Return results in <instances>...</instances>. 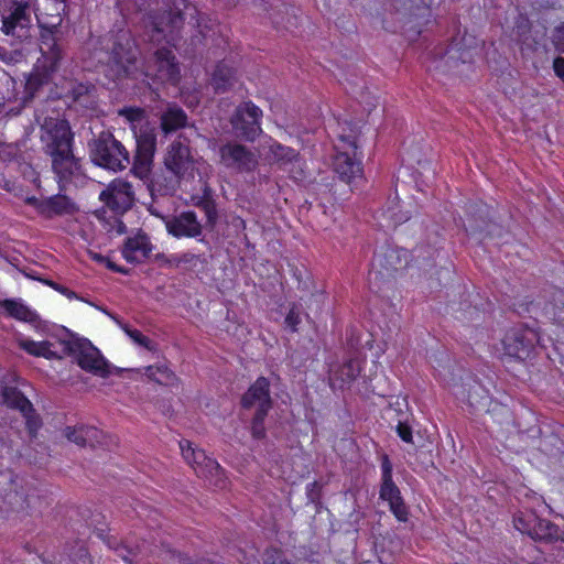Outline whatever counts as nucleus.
<instances>
[{
	"instance_id": "nucleus-1",
	"label": "nucleus",
	"mask_w": 564,
	"mask_h": 564,
	"mask_svg": "<svg viewBox=\"0 0 564 564\" xmlns=\"http://www.w3.org/2000/svg\"><path fill=\"white\" fill-rule=\"evenodd\" d=\"M18 345L28 354L46 359H61L65 355H72L83 370L100 378H107L111 373L110 364L86 338L61 341L58 344L61 349H57L54 343L34 341L24 337L18 338Z\"/></svg>"
},
{
	"instance_id": "nucleus-2",
	"label": "nucleus",
	"mask_w": 564,
	"mask_h": 564,
	"mask_svg": "<svg viewBox=\"0 0 564 564\" xmlns=\"http://www.w3.org/2000/svg\"><path fill=\"white\" fill-rule=\"evenodd\" d=\"M41 28L40 52L41 56L35 64L34 80L45 83L55 73L63 58V33L61 31L62 18L57 13L48 20L44 14L37 17Z\"/></svg>"
},
{
	"instance_id": "nucleus-3",
	"label": "nucleus",
	"mask_w": 564,
	"mask_h": 564,
	"mask_svg": "<svg viewBox=\"0 0 564 564\" xmlns=\"http://www.w3.org/2000/svg\"><path fill=\"white\" fill-rule=\"evenodd\" d=\"M127 10L144 12L142 23L145 34L152 42H161L166 36V31L172 24H176L180 14L169 10L170 0H123Z\"/></svg>"
},
{
	"instance_id": "nucleus-4",
	"label": "nucleus",
	"mask_w": 564,
	"mask_h": 564,
	"mask_svg": "<svg viewBox=\"0 0 564 564\" xmlns=\"http://www.w3.org/2000/svg\"><path fill=\"white\" fill-rule=\"evenodd\" d=\"M91 161L105 169L121 171L129 164L124 147L110 133H101L90 149Z\"/></svg>"
},
{
	"instance_id": "nucleus-5",
	"label": "nucleus",
	"mask_w": 564,
	"mask_h": 564,
	"mask_svg": "<svg viewBox=\"0 0 564 564\" xmlns=\"http://www.w3.org/2000/svg\"><path fill=\"white\" fill-rule=\"evenodd\" d=\"M180 448L185 462L194 469L198 477L206 479L215 487H223L225 485L219 464L208 457L203 449L194 447L193 443L186 440L180 442Z\"/></svg>"
},
{
	"instance_id": "nucleus-6",
	"label": "nucleus",
	"mask_w": 564,
	"mask_h": 564,
	"mask_svg": "<svg viewBox=\"0 0 564 564\" xmlns=\"http://www.w3.org/2000/svg\"><path fill=\"white\" fill-rule=\"evenodd\" d=\"M137 54L134 41L130 34L127 32L120 33L111 48L107 76L115 80L130 74L135 63Z\"/></svg>"
},
{
	"instance_id": "nucleus-7",
	"label": "nucleus",
	"mask_w": 564,
	"mask_h": 564,
	"mask_svg": "<svg viewBox=\"0 0 564 564\" xmlns=\"http://www.w3.org/2000/svg\"><path fill=\"white\" fill-rule=\"evenodd\" d=\"M31 18L28 4L13 2L2 14L1 33L10 44L23 41L30 36Z\"/></svg>"
},
{
	"instance_id": "nucleus-8",
	"label": "nucleus",
	"mask_w": 564,
	"mask_h": 564,
	"mask_svg": "<svg viewBox=\"0 0 564 564\" xmlns=\"http://www.w3.org/2000/svg\"><path fill=\"white\" fill-rule=\"evenodd\" d=\"M41 131V140L47 155L72 149L73 135L66 120L45 118Z\"/></svg>"
},
{
	"instance_id": "nucleus-9",
	"label": "nucleus",
	"mask_w": 564,
	"mask_h": 564,
	"mask_svg": "<svg viewBox=\"0 0 564 564\" xmlns=\"http://www.w3.org/2000/svg\"><path fill=\"white\" fill-rule=\"evenodd\" d=\"M218 153L221 165L239 173L253 172L259 164L258 155L237 142H227L220 145Z\"/></svg>"
},
{
	"instance_id": "nucleus-10",
	"label": "nucleus",
	"mask_w": 564,
	"mask_h": 564,
	"mask_svg": "<svg viewBox=\"0 0 564 564\" xmlns=\"http://www.w3.org/2000/svg\"><path fill=\"white\" fill-rule=\"evenodd\" d=\"M539 341L540 336L536 330L518 327L508 330L501 344L505 355L516 359H525Z\"/></svg>"
},
{
	"instance_id": "nucleus-11",
	"label": "nucleus",
	"mask_w": 564,
	"mask_h": 564,
	"mask_svg": "<svg viewBox=\"0 0 564 564\" xmlns=\"http://www.w3.org/2000/svg\"><path fill=\"white\" fill-rule=\"evenodd\" d=\"M52 162V171L55 174L61 188L67 184L77 183L82 180L84 173L80 160L73 153V149L57 152L50 155Z\"/></svg>"
},
{
	"instance_id": "nucleus-12",
	"label": "nucleus",
	"mask_w": 564,
	"mask_h": 564,
	"mask_svg": "<svg viewBox=\"0 0 564 564\" xmlns=\"http://www.w3.org/2000/svg\"><path fill=\"white\" fill-rule=\"evenodd\" d=\"M145 75L162 82H177L180 67L170 48H158L145 64Z\"/></svg>"
},
{
	"instance_id": "nucleus-13",
	"label": "nucleus",
	"mask_w": 564,
	"mask_h": 564,
	"mask_svg": "<svg viewBox=\"0 0 564 564\" xmlns=\"http://www.w3.org/2000/svg\"><path fill=\"white\" fill-rule=\"evenodd\" d=\"M261 109L254 104L248 101L237 108L234 117L231 118V123L241 137L246 140L253 141L261 132Z\"/></svg>"
},
{
	"instance_id": "nucleus-14",
	"label": "nucleus",
	"mask_w": 564,
	"mask_h": 564,
	"mask_svg": "<svg viewBox=\"0 0 564 564\" xmlns=\"http://www.w3.org/2000/svg\"><path fill=\"white\" fill-rule=\"evenodd\" d=\"M198 162L191 155L189 149L181 141L173 142L164 158L165 167L177 178L193 176Z\"/></svg>"
},
{
	"instance_id": "nucleus-15",
	"label": "nucleus",
	"mask_w": 564,
	"mask_h": 564,
	"mask_svg": "<svg viewBox=\"0 0 564 564\" xmlns=\"http://www.w3.org/2000/svg\"><path fill=\"white\" fill-rule=\"evenodd\" d=\"M99 198L116 213H123L132 206L134 192L129 182L117 178L100 193Z\"/></svg>"
},
{
	"instance_id": "nucleus-16",
	"label": "nucleus",
	"mask_w": 564,
	"mask_h": 564,
	"mask_svg": "<svg viewBox=\"0 0 564 564\" xmlns=\"http://www.w3.org/2000/svg\"><path fill=\"white\" fill-rule=\"evenodd\" d=\"M339 139L344 144L340 147L341 151H339L334 158V170L344 181L350 182L361 173L360 163L345 151L349 148L356 149V135L341 134Z\"/></svg>"
},
{
	"instance_id": "nucleus-17",
	"label": "nucleus",
	"mask_w": 564,
	"mask_h": 564,
	"mask_svg": "<svg viewBox=\"0 0 564 564\" xmlns=\"http://www.w3.org/2000/svg\"><path fill=\"white\" fill-rule=\"evenodd\" d=\"M241 403L246 409L254 408L258 413V420H260L262 415H267L272 406L268 379L264 377L258 378L242 395Z\"/></svg>"
},
{
	"instance_id": "nucleus-18",
	"label": "nucleus",
	"mask_w": 564,
	"mask_h": 564,
	"mask_svg": "<svg viewBox=\"0 0 564 564\" xmlns=\"http://www.w3.org/2000/svg\"><path fill=\"white\" fill-rule=\"evenodd\" d=\"M166 230L174 237L195 238L202 234V225L194 212H184L165 221Z\"/></svg>"
},
{
	"instance_id": "nucleus-19",
	"label": "nucleus",
	"mask_w": 564,
	"mask_h": 564,
	"mask_svg": "<svg viewBox=\"0 0 564 564\" xmlns=\"http://www.w3.org/2000/svg\"><path fill=\"white\" fill-rule=\"evenodd\" d=\"M152 249L150 238L143 232H138L126 240L122 256L128 262L140 263L150 257Z\"/></svg>"
},
{
	"instance_id": "nucleus-20",
	"label": "nucleus",
	"mask_w": 564,
	"mask_h": 564,
	"mask_svg": "<svg viewBox=\"0 0 564 564\" xmlns=\"http://www.w3.org/2000/svg\"><path fill=\"white\" fill-rule=\"evenodd\" d=\"M30 203L35 204L40 213L47 217L54 215L68 214L73 210L72 202L64 195H55L43 200L36 198H30Z\"/></svg>"
},
{
	"instance_id": "nucleus-21",
	"label": "nucleus",
	"mask_w": 564,
	"mask_h": 564,
	"mask_svg": "<svg viewBox=\"0 0 564 564\" xmlns=\"http://www.w3.org/2000/svg\"><path fill=\"white\" fill-rule=\"evenodd\" d=\"M267 158L283 167L300 164V154L292 148L271 141L267 147Z\"/></svg>"
},
{
	"instance_id": "nucleus-22",
	"label": "nucleus",
	"mask_w": 564,
	"mask_h": 564,
	"mask_svg": "<svg viewBox=\"0 0 564 564\" xmlns=\"http://www.w3.org/2000/svg\"><path fill=\"white\" fill-rule=\"evenodd\" d=\"M63 434L68 441L78 446H95L96 443H99L101 435L100 431L94 426H67Z\"/></svg>"
},
{
	"instance_id": "nucleus-23",
	"label": "nucleus",
	"mask_w": 564,
	"mask_h": 564,
	"mask_svg": "<svg viewBox=\"0 0 564 564\" xmlns=\"http://www.w3.org/2000/svg\"><path fill=\"white\" fill-rule=\"evenodd\" d=\"M454 394L462 401H466L474 409L478 408L481 401L486 399L484 387L474 380L466 386L456 387Z\"/></svg>"
},
{
	"instance_id": "nucleus-24",
	"label": "nucleus",
	"mask_w": 564,
	"mask_h": 564,
	"mask_svg": "<svg viewBox=\"0 0 564 564\" xmlns=\"http://www.w3.org/2000/svg\"><path fill=\"white\" fill-rule=\"evenodd\" d=\"M0 307L12 318L21 322L33 323L37 321V314L20 300L0 301Z\"/></svg>"
},
{
	"instance_id": "nucleus-25",
	"label": "nucleus",
	"mask_w": 564,
	"mask_h": 564,
	"mask_svg": "<svg viewBox=\"0 0 564 564\" xmlns=\"http://www.w3.org/2000/svg\"><path fill=\"white\" fill-rule=\"evenodd\" d=\"M235 70L227 63L218 64L212 74L210 85L216 93H225L235 83Z\"/></svg>"
},
{
	"instance_id": "nucleus-26",
	"label": "nucleus",
	"mask_w": 564,
	"mask_h": 564,
	"mask_svg": "<svg viewBox=\"0 0 564 564\" xmlns=\"http://www.w3.org/2000/svg\"><path fill=\"white\" fill-rule=\"evenodd\" d=\"M530 538L538 541L552 542L563 540L558 528L549 520L538 518Z\"/></svg>"
},
{
	"instance_id": "nucleus-27",
	"label": "nucleus",
	"mask_w": 564,
	"mask_h": 564,
	"mask_svg": "<svg viewBox=\"0 0 564 564\" xmlns=\"http://www.w3.org/2000/svg\"><path fill=\"white\" fill-rule=\"evenodd\" d=\"M360 373V362L358 360H348L337 369L332 371V380L339 382L340 387L350 383Z\"/></svg>"
},
{
	"instance_id": "nucleus-28",
	"label": "nucleus",
	"mask_w": 564,
	"mask_h": 564,
	"mask_svg": "<svg viewBox=\"0 0 564 564\" xmlns=\"http://www.w3.org/2000/svg\"><path fill=\"white\" fill-rule=\"evenodd\" d=\"M186 115L177 107H170L161 118V126L165 132H172L185 124Z\"/></svg>"
},
{
	"instance_id": "nucleus-29",
	"label": "nucleus",
	"mask_w": 564,
	"mask_h": 564,
	"mask_svg": "<svg viewBox=\"0 0 564 564\" xmlns=\"http://www.w3.org/2000/svg\"><path fill=\"white\" fill-rule=\"evenodd\" d=\"M144 375L160 384L173 386L177 381L174 372L164 365L145 367Z\"/></svg>"
},
{
	"instance_id": "nucleus-30",
	"label": "nucleus",
	"mask_w": 564,
	"mask_h": 564,
	"mask_svg": "<svg viewBox=\"0 0 564 564\" xmlns=\"http://www.w3.org/2000/svg\"><path fill=\"white\" fill-rule=\"evenodd\" d=\"M4 403L12 408L19 410L21 413L23 411H30V405L32 404L28 398L23 395L18 389L12 387H6L2 392Z\"/></svg>"
},
{
	"instance_id": "nucleus-31",
	"label": "nucleus",
	"mask_w": 564,
	"mask_h": 564,
	"mask_svg": "<svg viewBox=\"0 0 564 564\" xmlns=\"http://www.w3.org/2000/svg\"><path fill=\"white\" fill-rule=\"evenodd\" d=\"M538 520V516L532 511H519L513 517V525L514 528L523 533L531 535V531L534 529V524Z\"/></svg>"
},
{
	"instance_id": "nucleus-32",
	"label": "nucleus",
	"mask_w": 564,
	"mask_h": 564,
	"mask_svg": "<svg viewBox=\"0 0 564 564\" xmlns=\"http://www.w3.org/2000/svg\"><path fill=\"white\" fill-rule=\"evenodd\" d=\"M394 258H395V251H393V250L388 251L386 254H377L375 257L373 262H372V268H371V270L369 272V280H370L371 283L379 279V275L381 274V271L379 270V268L383 267V260L384 259L389 260V265L386 267V271H387L388 274L390 272L397 270V265H394L392 263V261H391Z\"/></svg>"
},
{
	"instance_id": "nucleus-33",
	"label": "nucleus",
	"mask_w": 564,
	"mask_h": 564,
	"mask_svg": "<svg viewBox=\"0 0 564 564\" xmlns=\"http://www.w3.org/2000/svg\"><path fill=\"white\" fill-rule=\"evenodd\" d=\"M152 163L153 156L135 154L131 172L140 180H148Z\"/></svg>"
},
{
	"instance_id": "nucleus-34",
	"label": "nucleus",
	"mask_w": 564,
	"mask_h": 564,
	"mask_svg": "<svg viewBox=\"0 0 564 564\" xmlns=\"http://www.w3.org/2000/svg\"><path fill=\"white\" fill-rule=\"evenodd\" d=\"M156 139L152 132H143L137 137L135 154L154 156Z\"/></svg>"
},
{
	"instance_id": "nucleus-35",
	"label": "nucleus",
	"mask_w": 564,
	"mask_h": 564,
	"mask_svg": "<svg viewBox=\"0 0 564 564\" xmlns=\"http://www.w3.org/2000/svg\"><path fill=\"white\" fill-rule=\"evenodd\" d=\"M380 498L390 502L395 499L401 498V492L399 488L393 482L392 478L382 479L381 488H380Z\"/></svg>"
},
{
	"instance_id": "nucleus-36",
	"label": "nucleus",
	"mask_w": 564,
	"mask_h": 564,
	"mask_svg": "<svg viewBox=\"0 0 564 564\" xmlns=\"http://www.w3.org/2000/svg\"><path fill=\"white\" fill-rule=\"evenodd\" d=\"M21 414L25 419V425H26L29 433L32 436H35L37 431L42 426V420H41L40 415L35 412L32 404L30 405V411H23Z\"/></svg>"
},
{
	"instance_id": "nucleus-37",
	"label": "nucleus",
	"mask_w": 564,
	"mask_h": 564,
	"mask_svg": "<svg viewBox=\"0 0 564 564\" xmlns=\"http://www.w3.org/2000/svg\"><path fill=\"white\" fill-rule=\"evenodd\" d=\"M123 330L126 332V334L139 346H142L149 350H153L154 347H153V344L152 341L150 340V338H148L147 336H144L141 332H139L138 329H130L128 327H123Z\"/></svg>"
},
{
	"instance_id": "nucleus-38",
	"label": "nucleus",
	"mask_w": 564,
	"mask_h": 564,
	"mask_svg": "<svg viewBox=\"0 0 564 564\" xmlns=\"http://www.w3.org/2000/svg\"><path fill=\"white\" fill-rule=\"evenodd\" d=\"M389 506H390V510L392 511V513L395 516V518L399 521L404 522L408 520V509L405 507V503H404L402 497L399 499H395L393 501H390Z\"/></svg>"
},
{
	"instance_id": "nucleus-39",
	"label": "nucleus",
	"mask_w": 564,
	"mask_h": 564,
	"mask_svg": "<svg viewBox=\"0 0 564 564\" xmlns=\"http://www.w3.org/2000/svg\"><path fill=\"white\" fill-rule=\"evenodd\" d=\"M119 116L124 117L129 122H140L144 118V111L140 108H123L118 111Z\"/></svg>"
},
{
	"instance_id": "nucleus-40",
	"label": "nucleus",
	"mask_w": 564,
	"mask_h": 564,
	"mask_svg": "<svg viewBox=\"0 0 564 564\" xmlns=\"http://www.w3.org/2000/svg\"><path fill=\"white\" fill-rule=\"evenodd\" d=\"M263 564H289L282 553L276 550H270L265 553Z\"/></svg>"
},
{
	"instance_id": "nucleus-41",
	"label": "nucleus",
	"mask_w": 564,
	"mask_h": 564,
	"mask_svg": "<svg viewBox=\"0 0 564 564\" xmlns=\"http://www.w3.org/2000/svg\"><path fill=\"white\" fill-rule=\"evenodd\" d=\"M267 415H262L260 420H258V413L256 412L254 417L252 420V435L257 438H261L264 436V427L263 421Z\"/></svg>"
},
{
	"instance_id": "nucleus-42",
	"label": "nucleus",
	"mask_w": 564,
	"mask_h": 564,
	"mask_svg": "<svg viewBox=\"0 0 564 564\" xmlns=\"http://www.w3.org/2000/svg\"><path fill=\"white\" fill-rule=\"evenodd\" d=\"M397 433L400 436V438L402 441H404L405 443H412L413 442L412 429L406 423L400 422L398 424V426H397Z\"/></svg>"
},
{
	"instance_id": "nucleus-43",
	"label": "nucleus",
	"mask_w": 564,
	"mask_h": 564,
	"mask_svg": "<svg viewBox=\"0 0 564 564\" xmlns=\"http://www.w3.org/2000/svg\"><path fill=\"white\" fill-rule=\"evenodd\" d=\"M553 43L560 52L564 53V23L554 30Z\"/></svg>"
},
{
	"instance_id": "nucleus-44",
	"label": "nucleus",
	"mask_w": 564,
	"mask_h": 564,
	"mask_svg": "<svg viewBox=\"0 0 564 564\" xmlns=\"http://www.w3.org/2000/svg\"><path fill=\"white\" fill-rule=\"evenodd\" d=\"M44 283L47 284L48 286H51L52 289H54L55 291L59 292L61 294L65 295L68 299H79L74 291H72L58 283H55L50 280H45Z\"/></svg>"
},
{
	"instance_id": "nucleus-45",
	"label": "nucleus",
	"mask_w": 564,
	"mask_h": 564,
	"mask_svg": "<svg viewBox=\"0 0 564 564\" xmlns=\"http://www.w3.org/2000/svg\"><path fill=\"white\" fill-rule=\"evenodd\" d=\"M300 322H301L300 312L295 307H292L285 317V324L291 329L295 330L296 326L300 324Z\"/></svg>"
},
{
	"instance_id": "nucleus-46",
	"label": "nucleus",
	"mask_w": 564,
	"mask_h": 564,
	"mask_svg": "<svg viewBox=\"0 0 564 564\" xmlns=\"http://www.w3.org/2000/svg\"><path fill=\"white\" fill-rule=\"evenodd\" d=\"M381 468H382V479L392 478V465H391L388 456H384L382 458Z\"/></svg>"
},
{
	"instance_id": "nucleus-47",
	"label": "nucleus",
	"mask_w": 564,
	"mask_h": 564,
	"mask_svg": "<svg viewBox=\"0 0 564 564\" xmlns=\"http://www.w3.org/2000/svg\"><path fill=\"white\" fill-rule=\"evenodd\" d=\"M553 68L555 74L564 79V57H557L554 59Z\"/></svg>"
},
{
	"instance_id": "nucleus-48",
	"label": "nucleus",
	"mask_w": 564,
	"mask_h": 564,
	"mask_svg": "<svg viewBox=\"0 0 564 564\" xmlns=\"http://www.w3.org/2000/svg\"><path fill=\"white\" fill-rule=\"evenodd\" d=\"M116 551L123 561L131 563V558L129 557L131 554L130 550H128L126 546H119L116 549Z\"/></svg>"
},
{
	"instance_id": "nucleus-49",
	"label": "nucleus",
	"mask_w": 564,
	"mask_h": 564,
	"mask_svg": "<svg viewBox=\"0 0 564 564\" xmlns=\"http://www.w3.org/2000/svg\"><path fill=\"white\" fill-rule=\"evenodd\" d=\"M116 223H117V227H118L117 232L119 235L123 234L124 232V225L121 221H119L118 219H116Z\"/></svg>"
},
{
	"instance_id": "nucleus-50",
	"label": "nucleus",
	"mask_w": 564,
	"mask_h": 564,
	"mask_svg": "<svg viewBox=\"0 0 564 564\" xmlns=\"http://www.w3.org/2000/svg\"><path fill=\"white\" fill-rule=\"evenodd\" d=\"M156 186H160V181H159V177L154 178L151 184H150V189L151 192H153L155 189Z\"/></svg>"
},
{
	"instance_id": "nucleus-51",
	"label": "nucleus",
	"mask_w": 564,
	"mask_h": 564,
	"mask_svg": "<svg viewBox=\"0 0 564 564\" xmlns=\"http://www.w3.org/2000/svg\"><path fill=\"white\" fill-rule=\"evenodd\" d=\"M456 48L452 47L448 52H447V55H448V58H454L455 57V54H456Z\"/></svg>"
},
{
	"instance_id": "nucleus-52",
	"label": "nucleus",
	"mask_w": 564,
	"mask_h": 564,
	"mask_svg": "<svg viewBox=\"0 0 564 564\" xmlns=\"http://www.w3.org/2000/svg\"><path fill=\"white\" fill-rule=\"evenodd\" d=\"M207 216L209 220H213L215 218V212L214 210H207Z\"/></svg>"
},
{
	"instance_id": "nucleus-53",
	"label": "nucleus",
	"mask_w": 564,
	"mask_h": 564,
	"mask_svg": "<svg viewBox=\"0 0 564 564\" xmlns=\"http://www.w3.org/2000/svg\"><path fill=\"white\" fill-rule=\"evenodd\" d=\"M109 268L115 270V271H119V272L121 271V270L117 269L115 265H111V264H109Z\"/></svg>"
},
{
	"instance_id": "nucleus-54",
	"label": "nucleus",
	"mask_w": 564,
	"mask_h": 564,
	"mask_svg": "<svg viewBox=\"0 0 564 564\" xmlns=\"http://www.w3.org/2000/svg\"><path fill=\"white\" fill-rule=\"evenodd\" d=\"M94 258L97 259V260H101L102 259V257L98 256V254H95Z\"/></svg>"
},
{
	"instance_id": "nucleus-55",
	"label": "nucleus",
	"mask_w": 564,
	"mask_h": 564,
	"mask_svg": "<svg viewBox=\"0 0 564 564\" xmlns=\"http://www.w3.org/2000/svg\"><path fill=\"white\" fill-rule=\"evenodd\" d=\"M563 82H564V78H563Z\"/></svg>"
}]
</instances>
